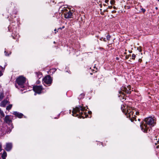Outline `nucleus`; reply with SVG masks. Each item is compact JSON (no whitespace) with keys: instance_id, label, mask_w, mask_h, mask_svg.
I'll return each instance as SVG.
<instances>
[{"instance_id":"obj_40","label":"nucleus","mask_w":159,"mask_h":159,"mask_svg":"<svg viewBox=\"0 0 159 159\" xmlns=\"http://www.w3.org/2000/svg\"><path fill=\"white\" fill-rule=\"evenodd\" d=\"M54 31H57V30H56V29H55L54 30Z\"/></svg>"},{"instance_id":"obj_9","label":"nucleus","mask_w":159,"mask_h":159,"mask_svg":"<svg viewBox=\"0 0 159 159\" xmlns=\"http://www.w3.org/2000/svg\"><path fill=\"white\" fill-rule=\"evenodd\" d=\"M64 17L66 18H70L72 17V13L70 11H67L64 13Z\"/></svg>"},{"instance_id":"obj_1","label":"nucleus","mask_w":159,"mask_h":159,"mask_svg":"<svg viewBox=\"0 0 159 159\" xmlns=\"http://www.w3.org/2000/svg\"><path fill=\"white\" fill-rule=\"evenodd\" d=\"M155 123L154 117H149L145 119L144 122L140 125V126L143 132L147 133L148 130L150 131L149 127L148 126H153Z\"/></svg>"},{"instance_id":"obj_43","label":"nucleus","mask_w":159,"mask_h":159,"mask_svg":"<svg viewBox=\"0 0 159 159\" xmlns=\"http://www.w3.org/2000/svg\"><path fill=\"white\" fill-rule=\"evenodd\" d=\"M140 119H138V120H139V121H140Z\"/></svg>"},{"instance_id":"obj_6","label":"nucleus","mask_w":159,"mask_h":159,"mask_svg":"<svg viewBox=\"0 0 159 159\" xmlns=\"http://www.w3.org/2000/svg\"><path fill=\"white\" fill-rule=\"evenodd\" d=\"M52 79L50 76L48 75L45 76L43 79V84L44 85L46 86V85L50 86L52 84Z\"/></svg>"},{"instance_id":"obj_11","label":"nucleus","mask_w":159,"mask_h":159,"mask_svg":"<svg viewBox=\"0 0 159 159\" xmlns=\"http://www.w3.org/2000/svg\"><path fill=\"white\" fill-rule=\"evenodd\" d=\"M13 114L15 116L18 117L19 118H21L23 116V114L21 113H20L16 111H14Z\"/></svg>"},{"instance_id":"obj_37","label":"nucleus","mask_w":159,"mask_h":159,"mask_svg":"<svg viewBox=\"0 0 159 159\" xmlns=\"http://www.w3.org/2000/svg\"><path fill=\"white\" fill-rule=\"evenodd\" d=\"M113 8H114V9H116V7H115V6L113 7Z\"/></svg>"},{"instance_id":"obj_25","label":"nucleus","mask_w":159,"mask_h":159,"mask_svg":"<svg viewBox=\"0 0 159 159\" xmlns=\"http://www.w3.org/2000/svg\"><path fill=\"white\" fill-rule=\"evenodd\" d=\"M129 56H130V55H126L125 57L126 59H128L129 57Z\"/></svg>"},{"instance_id":"obj_2","label":"nucleus","mask_w":159,"mask_h":159,"mask_svg":"<svg viewBox=\"0 0 159 159\" xmlns=\"http://www.w3.org/2000/svg\"><path fill=\"white\" fill-rule=\"evenodd\" d=\"M85 110V107L79 106L78 107H76L75 108H73V110L72 111V115L73 116H79L78 117H82L83 118H86L88 115L84 111Z\"/></svg>"},{"instance_id":"obj_47","label":"nucleus","mask_w":159,"mask_h":159,"mask_svg":"<svg viewBox=\"0 0 159 159\" xmlns=\"http://www.w3.org/2000/svg\"><path fill=\"white\" fill-rule=\"evenodd\" d=\"M98 37V36H97V37Z\"/></svg>"},{"instance_id":"obj_19","label":"nucleus","mask_w":159,"mask_h":159,"mask_svg":"<svg viewBox=\"0 0 159 159\" xmlns=\"http://www.w3.org/2000/svg\"><path fill=\"white\" fill-rule=\"evenodd\" d=\"M111 37V36L109 34H108L106 36V38H107V40L108 41L110 40Z\"/></svg>"},{"instance_id":"obj_44","label":"nucleus","mask_w":159,"mask_h":159,"mask_svg":"<svg viewBox=\"0 0 159 159\" xmlns=\"http://www.w3.org/2000/svg\"><path fill=\"white\" fill-rule=\"evenodd\" d=\"M103 5H104V6H106V4H103Z\"/></svg>"},{"instance_id":"obj_22","label":"nucleus","mask_w":159,"mask_h":159,"mask_svg":"<svg viewBox=\"0 0 159 159\" xmlns=\"http://www.w3.org/2000/svg\"><path fill=\"white\" fill-rule=\"evenodd\" d=\"M136 57V55L134 54H132V59L134 60L135 59Z\"/></svg>"},{"instance_id":"obj_17","label":"nucleus","mask_w":159,"mask_h":159,"mask_svg":"<svg viewBox=\"0 0 159 159\" xmlns=\"http://www.w3.org/2000/svg\"><path fill=\"white\" fill-rule=\"evenodd\" d=\"M12 107V104H10L8 106H7L6 107V109L7 110L9 111L10 110Z\"/></svg>"},{"instance_id":"obj_26","label":"nucleus","mask_w":159,"mask_h":159,"mask_svg":"<svg viewBox=\"0 0 159 159\" xmlns=\"http://www.w3.org/2000/svg\"><path fill=\"white\" fill-rule=\"evenodd\" d=\"M40 82L39 80H38L37 81L36 83L37 84H40Z\"/></svg>"},{"instance_id":"obj_13","label":"nucleus","mask_w":159,"mask_h":159,"mask_svg":"<svg viewBox=\"0 0 159 159\" xmlns=\"http://www.w3.org/2000/svg\"><path fill=\"white\" fill-rule=\"evenodd\" d=\"M36 76L37 77V78L39 79L41 78L42 75L41 73L40 72H35V73Z\"/></svg>"},{"instance_id":"obj_12","label":"nucleus","mask_w":159,"mask_h":159,"mask_svg":"<svg viewBox=\"0 0 159 159\" xmlns=\"http://www.w3.org/2000/svg\"><path fill=\"white\" fill-rule=\"evenodd\" d=\"M8 102V101L7 100H4L1 102V106L5 107L6 105L7 104Z\"/></svg>"},{"instance_id":"obj_18","label":"nucleus","mask_w":159,"mask_h":159,"mask_svg":"<svg viewBox=\"0 0 159 159\" xmlns=\"http://www.w3.org/2000/svg\"><path fill=\"white\" fill-rule=\"evenodd\" d=\"M0 114L3 117H4L5 114L2 111L1 108H0Z\"/></svg>"},{"instance_id":"obj_34","label":"nucleus","mask_w":159,"mask_h":159,"mask_svg":"<svg viewBox=\"0 0 159 159\" xmlns=\"http://www.w3.org/2000/svg\"><path fill=\"white\" fill-rule=\"evenodd\" d=\"M88 112L89 114H91L92 113V112L91 111H89Z\"/></svg>"},{"instance_id":"obj_39","label":"nucleus","mask_w":159,"mask_h":159,"mask_svg":"<svg viewBox=\"0 0 159 159\" xmlns=\"http://www.w3.org/2000/svg\"><path fill=\"white\" fill-rule=\"evenodd\" d=\"M15 86H16V88H18V86H17V85H16V84Z\"/></svg>"},{"instance_id":"obj_14","label":"nucleus","mask_w":159,"mask_h":159,"mask_svg":"<svg viewBox=\"0 0 159 159\" xmlns=\"http://www.w3.org/2000/svg\"><path fill=\"white\" fill-rule=\"evenodd\" d=\"M7 156V153L5 151H4L2 155V159H6Z\"/></svg>"},{"instance_id":"obj_46","label":"nucleus","mask_w":159,"mask_h":159,"mask_svg":"<svg viewBox=\"0 0 159 159\" xmlns=\"http://www.w3.org/2000/svg\"><path fill=\"white\" fill-rule=\"evenodd\" d=\"M98 37V36H97V37Z\"/></svg>"},{"instance_id":"obj_24","label":"nucleus","mask_w":159,"mask_h":159,"mask_svg":"<svg viewBox=\"0 0 159 159\" xmlns=\"http://www.w3.org/2000/svg\"><path fill=\"white\" fill-rule=\"evenodd\" d=\"M141 9L142 10V11H143V13H144L145 12V11H146V10H145V9H143V8H141Z\"/></svg>"},{"instance_id":"obj_31","label":"nucleus","mask_w":159,"mask_h":159,"mask_svg":"<svg viewBox=\"0 0 159 159\" xmlns=\"http://www.w3.org/2000/svg\"><path fill=\"white\" fill-rule=\"evenodd\" d=\"M109 0H105V2L106 3H108V2H109Z\"/></svg>"},{"instance_id":"obj_15","label":"nucleus","mask_w":159,"mask_h":159,"mask_svg":"<svg viewBox=\"0 0 159 159\" xmlns=\"http://www.w3.org/2000/svg\"><path fill=\"white\" fill-rule=\"evenodd\" d=\"M4 53L5 54V55L6 56H9L10 54H11V52H9L8 53V52L7 51L6 49H5V51H4Z\"/></svg>"},{"instance_id":"obj_10","label":"nucleus","mask_w":159,"mask_h":159,"mask_svg":"<svg viewBox=\"0 0 159 159\" xmlns=\"http://www.w3.org/2000/svg\"><path fill=\"white\" fill-rule=\"evenodd\" d=\"M12 144L11 143H7L6 144V147L5 148V149L7 151H10L11 149Z\"/></svg>"},{"instance_id":"obj_27","label":"nucleus","mask_w":159,"mask_h":159,"mask_svg":"<svg viewBox=\"0 0 159 159\" xmlns=\"http://www.w3.org/2000/svg\"><path fill=\"white\" fill-rule=\"evenodd\" d=\"M65 28L64 26H63L62 28H59L58 29V30L59 29H63Z\"/></svg>"},{"instance_id":"obj_5","label":"nucleus","mask_w":159,"mask_h":159,"mask_svg":"<svg viewBox=\"0 0 159 159\" xmlns=\"http://www.w3.org/2000/svg\"><path fill=\"white\" fill-rule=\"evenodd\" d=\"M16 81L20 87L23 88L24 87V84L26 82V78L20 76L16 79Z\"/></svg>"},{"instance_id":"obj_33","label":"nucleus","mask_w":159,"mask_h":159,"mask_svg":"<svg viewBox=\"0 0 159 159\" xmlns=\"http://www.w3.org/2000/svg\"><path fill=\"white\" fill-rule=\"evenodd\" d=\"M106 12H108V10H107V9H106V10H104V12H106Z\"/></svg>"},{"instance_id":"obj_7","label":"nucleus","mask_w":159,"mask_h":159,"mask_svg":"<svg viewBox=\"0 0 159 159\" xmlns=\"http://www.w3.org/2000/svg\"><path fill=\"white\" fill-rule=\"evenodd\" d=\"M43 89V87L41 86H34L33 87V89L34 92L38 94H40Z\"/></svg>"},{"instance_id":"obj_49","label":"nucleus","mask_w":159,"mask_h":159,"mask_svg":"<svg viewBox=\"0 0 159 159\" xmlns=\"http://www.w3.org/2000/svg\"><path fill=\"white\" fill-rule=\"evenodd\" d=\"M130 53H131V52H129Z\"/></svg>"},{"instance_id":"obj_23","label":"nucleus","mask_w":159,"mask_h":159,"mask_svg":"<svg viewBox=\"0 0 159 159\" xmlns=\"http://www.w3.org/2000/svg\"><path fill=\"white\" fill-rule=\"evenodd\" d=\"M3 98V94H1L0 95V100H2Z\"/></svg>"},{"instance_id":"obj_38","label":"nucleus","mask_w":159,"mask_h":159,"mask_svg":"<svg viewBox=\"0 0 159 159\" xmlns=\"http://www.w3.org/2000/svg\"><path fill=\"white\" fill-rule=\"evenodd\" d=\"M100 7H102V5L101 4H100Z\"/></svg>"},{"instance_id":"obj_48","label":"nucleus","mask_w":159,"mask_h":159,"mask_svg":"<svg viewBox=\"0 0 159 159\" xmlns=\"http://www.w3.org/2000/svg\"><path fill=\"white\" fill-rule=\"evenodd\" d=\"M98 37V36H97V37Z\"/></svg>"},{"instance_id":"obj_3","label":"nucleus","mask_w":159,"mask_h":159,"mask_svg":"<svg viewBox=\"0 0 159 159\" xmlns=\"http://www.w3.org/2000/svg\"><path fill=\"white\" fill-rule=\"evenodd\" d=\"M121 109L122 112L125 113L127 117H129L132 122L134 120L136 121L135 118V116L134 115V112L133 111L131 107L127 106L122 105L121 106Z\"/></svg>"},{"instance_id":"obj_16","label":"nucleus","mask_w":159,"mask_h":159,"mask_svg":"<svg viewBox=\"0 0 159 159\" xmlns=\"http://www.w3.org/2000/svg\"><path fill=\"white\" fill-rule=\"evenodd\" d=\"M3 70V67L0 66V77L3 75L2 71Z\"/></svg>"},{"instance_id":"obj_8","label":"nucleus","mask_w":159,"mask_h":159,"mask_svg":"<svg viewBox=\"0 0 159 159\" xmlns=\"http://www.w3.org/2000/svg\"><path fill=\"white\" fill-rule=\"evenodd\" d=\"M12 117L9 115H6L4 119V121L8 124H10L12 122Z\"/></svg>"},{"instance_id":"obj_29","label":"nucleus","mask_w":159,"mask_h":159,"mask_svg":"<svg viewBox=\"0 0 159 159\" xmlns=\"http://www.w3.org/2000/svg\"><path fill=\"white\" fill-rule=\"evenodd\" d=\"M2 145L0 143V152L2 150Z\"/></svg>"},{"instance_id":"obj_21","label":"nucleus","mask_w":159,"mask_h":159,"mask_svg":"<svg viewBox=\"0 0 159 159\" xmlns=\"http://www.w3.org/2000/svg\"><path fill=\"white\" fill-rule=\"evenodd\" d=\"M115 1L114 0H111L110 1V3L111 4L113 5L115 3Z\"/></svg>"},{"instance_id":"obj_36","label":"nucleus","mask_w":159,"mask_h":159,"mask_svg":"<svg viewBox=\"0 0 159 159\" xmlns=\"http://www.w3.org/2000/svg\"><path fill=\"white\" fill-rule=\"evenodd\" d=\"M102 39H103V38L102 37V38H100V39L101 40H102Z\"/></svg>"},{"instance_id":"obj_32","label":"nucleus","mask_w":159,"mask_h":159,"mask_svg":"<svg viewBox=\"0 0 159 159\" xmlns=\"http://www.w3.org/2000/svg\"><path fill=\"white\" fill-rule=\"evenodd\" d=\"M103 40L104 41V42H106V39L105 38H103Z\"/></svg>"},{"instance_id":"obj_35","label":"nucleus","mask_w":159,"mask_h":159,"mask_svg":"<svg viewBox=\"0 0 159 159\" xmlns=\"http://www.w3.org/2000/svg\"><path fill=\"white\" fill-rule=\"evenodd\" d=\"M135 114H136V115H138L139 114V112H135Z\"/></svg>"},{"instance_id":"obj_20","label":"nucleus","mask_w":159,"mask_h":159,"mask_svg":"<svg viewBox=\"0 0 159 159\" xmlns=\"http://www.w3.org/2000/svg\"><path fill=\"white\" fill-rule=\"evenodd\" d=\"M84 93H81L79 96V98H84Z\"/></svg>"},{"instance_id":"obj_28","label":"nucleus","mask_w":159,"mask_h":159,"mask_svg":"<svg viewBox=\"0 0 159 159\" xmlns=\"http://www.w3.org/2000/svg\"><path fill=\"white\" fill-rule=\"evenodd\" d=\"M116 11H115V10H114V11H111V12L112 13H115L116 12Z\"/></svg>"},{"instance_id":"obj_30","label":"nucleus","mask_w":159,"mask_h":159,"mask_svg":"<svg viewBox=\"0 0 159 159\" xmlns=\"http://www.w3.org/2000/svg\"><path fill=\"white\" fill-rule=\"evenodd\" d=\"M112 6H108V7L107 8H109V9H111L112 8Z\"/></svg>"},{"instance_id":"obj_4","label":"nucleus","mask_w":159,"mask_h":159,"mask_svg":"<svg viewBox=\"0 0 159 159\" xmlns=\"http://www.w3.org/2000/svg\"><path fill=\"white\" fill-rule=\"evenodd\" d=\"M131 89L130 86H127V87H122L121 88V90L119 92V94L118 96L119 97H121L122 98V99H121L122 101H124L125 99V94L124 92L127 93H131Z\"/></svg>"},{"instance_id":"obj_41","label":"nucleus","mask_w":159,"mask_h":159,"mask_svg":"<svg viewBox=\"0 0 159 159\" xmlns=\"http://www.w3.org/2000/svg\"><path fill=\"white\" fill-rule=\"evenodd\" d=\"M155 9H156V10H157L158 9V8L157 7H156L155 8Z\"/></svg>"},{"instance_id":"obj_42","label":"nucleus","mask_w":159,"mask_h":159,"mask_svg":"<svg viewBox=\"0 0 159 159\" xmlns=\"http://www.w3.org/2000/svg\"><path fill=\"white\" fill-rule=\"evenodd\" d=\"M139 51L140 52H141L142 50L141 49H139Z\"/></svg>"},{"instance_id":"obj_45","label":"nucleus","mask_w":159,"mask_h":159,"mask_svg":"<svg viewBox=\"0 0 159 159\" xmlns=\"http://www.w3.org/2000/svg\"><path fill=\"white\" fill-rule=\"evenodd\" d=\"M70 112H71V111H70Z\"/></svg>"}]
</instances>
